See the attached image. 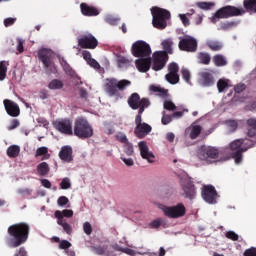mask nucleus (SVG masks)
I'll use <instances>...</instances> for the list:
<instances>
[{"label": "nucleus", "instance_id": "nucleus-45", "mask_svg": "<svg viewBox=\"0 0 256 256\" xmlns=\"http://www.w3.org/2000/svg\"><path fill=\"white\" fill-rule=\"evenodd\" d=\"M226 125L228 129L232 132L237 131V128L239 127V123H237V120H228L226 121Z\"/></svg>", "mask_w": 256, "mask_h": 256}, {"label": "nucleus", "instance_id": "nucleus-20", "mask_svg": "<svg viewBox=\"0 0 256 256\" xmlns=\"http://www.w3.org/2000/svg\"><path fill=\"white\" fill-rule=\"evenodd\" d=\"M138 147L140 149V155L142 159H146L148 163H153L155 161V155H153V152L149 151V146L147 145V142L140 141L138 143Z\"/></svg>", "mask_w": 256, "mask_h": 256}, {"label": "nucleus", "instance_id": "nucleus-9", "mask_svg": "<svg viewBox=\"0 0 256 256\" xmlns=\"http://www.w3.org/2000/svg\"><path fill=\"white\" fill-rule=\"evenodd\" d=\"M197 157L200 161L213 163L215 159H219V149L213 146H201L197 151Z\"/></svg>", "mask_w": 256, "mask_h": 256}, {"label": "nucleus", "instance_id": "nucleus-13", "mask_svg": "<svg viewBox=\"0 0 256 256\" xmlns=\"http://www.w3.org/2000/svg\"><path fill=\"white\" fill-rule=\"evenodd\" d=\"M54 127L56 131H59V133H62V135H73V120L69 118L57 120L54 122Z\"/></svg>", "mask_w": 256, "mask_h": 256}, {"label": "nucleus", "instance_id": "nucleus-50", "mask_svg": "<svg viewBox=\"0 0 256 256\" xmlns=\"http://www.w3.org/2000/svg\"><path fill=\"white\" fill-rule=\"evenodd\" d=\"M116 139L117 141H119L120 143H124L127 144L129 143V139H127V135H125L123 132H119L116 134Z\"/></svg>", "mask_w": 256, "mask_h": 256}, {"label": "nucleus", "instance_id": "nucleus-19", "mask_svg": "<svg viewBox=\"0 0 256 256\" xmlns=\"http://www.w3.org/2000/svg\"><path fill=\"white\" fill-rule=\"evenodd\" d=\"M5 111L8 113L10 117H19L21 115V109L19 108V104L13 102V100L5 99L3 101Z\"/></svg>", "mask_w": 256, "mask_h": 256}, {"label": "nucleus", "instance_id": "nucleus-57", "mask_svg": "<svg viewBox=\"0 0 256 256\" xmlns=\"http://www.w3.org/2000/svg\"><path fill=\"white\" fill-rule=\"evenodd\" d=\"M105 21L108 23V25H117L119 23V18L106 16Z\"/></svg>", "mask_w": 256, "mask_h": 256}, {"label": "nucleus", "instance_id": "nucleus-15", "mask_svg": "<svg viewBox=\"0 0 256 256\" xmlns=\"http://www.w3.org/2000/svg\"><path fill=\"white\" fill-rule=\"evenodd\" d=\"M167 61H169V55L167 52L158 51L153 54V64L152 69L154 71H161L167 65Z\"/></svg>", "mask_w": 256, "mask_h": 256}, {"label": "nucleus", "instance_id": "nucleus-39", "mask_svg": "<svg viewBox=\"0 0 256 256\" xmlns=\"http://www.w3.org/2000/svg\"><path fill=\"white\" fill-rule=\"evenodd\" d=\"M165 79L170 85H177L179 83V74L168 73L165 75Z\"/></svg>", "mask_w": 256, "mask_h": 256}, {"label": "nucleus", "instance_id": "nucleus-62", "mask_svg": "<svg viewBox=\"0 0 256 256\" xmlns=\"http://www.w3.org/2000/svg\"><path fill=\"white\" fill-rule=\"evenodd\" d=\"M20 123L19 120L17 119H13L8 127L9 131H13V129H17V127H19Z\"/></svg>", "mask_w": 256, "mask_h": 256}, {"label": "nucleus", "instance_id": "nucleus-49", "mask_svg": "<svg viewBox=\"0 0 256 256\" xmlns=\"http://www.w3.org/2000/svg\"><path fill=\"white\" fill-rule=\"evenodd\" d=\"M164 109H166V111H175V109H177V106H175V103H173L170 100H166L164 101Z\"/></svg>", "mask_w": 256, "mask_h": 256}, {"label": "nucleus", "instance_id": "nucleus-58", "mask_svg": "<svg viewBox=\"0 0 256 256\" xmlns=\"http://www.w3.org/2000/svg\"><path fill=\"white\" fill-rule=\"evenodd\" d=\"M69 247H71V242H69L67 240L60 241L59 249H63L64 251H67V249H69Z\"/></svg>", "mask_w": 256, "mask_h": 256}, {"label": "nucleus", "instance_id": "nucleus-33", "mask_svg": "<svg viewBox=\"0 0 256 256\" xmlns=\"http://www.w3.org/2000/svg\"><path fill=\"white\" fill-rule=\"evenodd\" d=\"M50 171L49 164L47 162H42L38 164L37 166V172L41 175V177H45V175H48Z\"/></svg>", "mask_w": 256, "mask_h": 256}, {"label": "nucleus", "instance_id": "nucleus-64", "mask_svg": "<svg viewBox=\"0 0 256 256\" xmlns=\"http://www.w3.org/2000/svg\"><path fill=\"white\" fill-rule=\"evenodd\" d=\"M129 63H131V61H129V59H127L126 57H120L118 58V65H129Z\"/></svg>", "mask_w": 256, "mask_h": 256}, {"label": "nucleus", "instance_id": "nucleus-1", "mask_svg": "<svg viewBox=\"0 0 256 256\" xmlns=\"http://www.w3.org/2000/svg\"><path fill=\"white\" fill-rule=\"evenodd\" d=\"M31 226L25 222L12 224L7 229V236L5 237V244L9 249H17L21 245H25L29 241V233Z\"/></svg>", "mask_w": 256, "mask_h": 256}, {"label": "nucleus", "instance_id": "nucleus-22", "mask_svg": "<svg viewBox=\"0 0 256 256\" xmlns=\"http://www.w3.org/2000/svg\"><path fill=\"white\" fill-rule=\"evenodd\" d=\"M58 155L61 161L71 163L73 161V148L71 146H63Z\"/></svg>", "mask_w": 256, "mask_h": 256}, {"label": "nucleus", "instance_id": "nucleus-4", "mask_svg": "<svg viewBox=\"0 0 256 256\" xmlns=\"http://www.w3.org/2000/svg\"><path fill=\"white\" fill-rule=\"evenodd\" d=\"M93 126L85 117H78L74 121L73 135L78 139H91L93 136Z\"/></svg>", "mask_w": 256, "mask_h": 256}, {"label": "nucleus", "instance_id": "nucleus-55", "mask_svg": "<svg viewBox=\"0 0 256 256\" xmlns=\"http://www.w3.org/2000/svg\"><path fill=\"white\" fill-rule=\"evenodd\" d=\"M57 203L59 207H65V205L69 203V198H67V196H60L57 200Z\"/></svg>", "mask_w": 256, "mask_h": 256}, {"label": "nucleus", "instance_id": "nucleus-44", "mask_svg": "<svg viewBox=\"0 0 256 256\" xmlns=\"http://www.w3.org/2000/svg\"><path fill=\"white\" fill-rule=\"evenodd\" d=\"M181 75L184 81L187 83H191V72L187 68H182L181 69Z\"/></svg>", "mask_w": 256, "mask_h": 256}, {"label": "nucleus", "instance_id": "nucleus-6", "mask_svg": "<svg viewBox=\"0 0 256 256\" xmlns=\"http://www.w3.org/2000/svg\"><path fill=\"white\" fill-rule=\"evenodd\" d=\"M245 140L237 139L230 143V150L232 151L231 157L234 159L236 165H239L243 161V153L253 147V144L245 147Z\"/></svg>", "mask_w": 256, "mask_h": 256}, {"label": "nucleus", "instance_id": "nucleus-27", "mask_svg": "<svg viewBox=\"0 0 256 256\" xmlns=\"http://www.w3.org/2000/svg\"><path fill=\"white\" fill-rule=\"evenodd\" d=\"M246 124L250 127L247 132L248 137H256V119L249 118L246 121Z\"/></svg>", "mask_w": 256, "mask_h": 256}, {"label": "nucleus", "instance_id": "nucleus-61", "mask_svg": "<svg viewBox=\"0 0 256 256\" xmlns=\"http://www.w3.org/2000/svg\"><path fill=\"white\" fill-rule=\"evenodd\" d=\"M15 21H17V18H6L4 20V27H11V25H15Z\"/></svg>", "mask_w": 256, "mask_h": 256}, {"label": "nucleus", "instance_id": "nucleus-52", "mask_svg": "<svg viewBox=\"0 0 256 256\" xmlns=\"http://www.w3.org/2000/svg\"><path fill=\"white\" fill-rule=\"evenodd\" d=\"M83 231L86 235H91V233H93V226H91V223L84 222Z\"/></svg>", "mask_w": 256, "mask_h": 256}, {"label": "nucleus", "instance_id": "nucleus-23", "mask_svg": "<svg viewBox=\"0 0 256 256\" xmlns=\"http://www.w3.org/2000/svg\"><path fill=\"white\" fill-rule=\"evenodd\" d=\"M80 9L85 17H97L99 15V9L95 8V6H89L87 3H81Z\"/></svg>", "mask_w": 256, "mask_h": 256}, {"label": "nucleus", "instance_id": "nucleus-5", "mask_svg": "<svg viewBox=\"0 0 256 256\" xmlns=\"http://www.w3.org/2000/svg\"><path fill=\"white\" fill-rule=\"evenodd\" d=\"M245 15V9L227 5L218 9L212 17V23H217L218 19H229L231 17H239Z\"/></svg>", "mask_w": 256, "mask_h": 256}, {"label": "nucleus", "instance_id": "nucleus-51", "mask_svg": "<svg viewBox=\"0 0 256 256\" xmlns=\"http://www.w3.org/2000/svg\"><path fill=\"white\" fill-rule=\"evenodd\" d=\"M60 187L64 190L71 189V180L69 178H64L60 183Z\"/></svg>", "mask_w": 256, "mask_h": 256}, {"label": "nucleus", "instance_id": "nucleus-53", "mask_svg": "<svg viewBox=\"0 0 256 256\" xmlns=\"http://www.w3.org/2000/svg\"><path fill=\"white\" fill-rule=\"evenodd\" d=\"M162 224H163V219L158 218V219H156V220H153V221L150 223V227H151V229H159Z\"/></svg>", "mask_w": 256, "mask_h": 256}, {"label": "nucleus", "instance_id": "nucleus-10", "mask_svg": "<svg viewBox=\"0 0 256 256\" xmlns=\"http://www.w3.org/2000/svg\"><path fill=\"white\" fill-rule=\"evenodd\" d=\"M132 55L134 57H151V46L143 40H138L132 45Z\"/></svg>", "mask_w": 256, "mask_h": 256}, {"label": "nucleus", "instance_id": "nucleus-48", "mask_svg": "<svg viewBox=\"0 0 256 256\" xmlns=\"http://www.w3.org/2000/svg\"><path fill=\"white\" fill-rule=\"evenodd\" d=\"M162 125H169L173 121L172 115H167L165 111L162 112Z\"/></svg>", "mask_w": 256, "mask_h": 256}, {"label": "nucleus", "instance_id": "nucleus-3", "mask_svg": "<svg viewBox=\"0 0 256 256\" xmlns=\"http://www.w3.org/2000/svg\"><path fill=\"white\" fill-rule=\"evenodd\" d=\"M151 15L152 25L155 29L162 31L167 28V22L171 19V12H169V10L154 6L151 8Z\"/></svg>", "mask_w": 256, "mask_h": 256}, {"label": "nucleus", "instance_id": "nucleus-43", "mask_svg": "<svg viewBox=\"0 0 256 256\" xmlns=\"http://www.w3.org/2000/svg\"><path fill=\"white\" fill-rule=\"evenodd\" d=\"M188 17H191V13L179 14V18L182 21L184 27H189L191 25Z\"/></svg>", "mask_w": 256, "mask_h": 256}, {"label": "nucleus", "instance_id": "nucleus-42", "mask_svg": "<svg viewBox=\"0 0 256 256\" xmlns=\"http://www.w3.org/2000/svg\"><path fill=\"white\" fill-rule=\"evenodd\" d=\"M208 47L212 51H221L223 49V44L217 41H211L208 43Z\"/></svg>", "mask_w": 256, "mask_h": 256}, {"label": "nucleus", "instance_id": "nucleus-40", "mask_svg": "<svg viewBox=\"0 0 256 256\" xmlns=\"http://www.w3.org/2000/svg\"><path fill=\"white\" fill-rule=\"evenodd\" d=\"M9 64L5 61H0V81H4L5 77H7V66Z\"/></svg>", "mask_w": 256, "mask_h": 256}, {"label": "nucleus", "instance_id": "nucleus-18", "mask_svg": "<svg viewBox=\"0 0 256 256\" xmlns=\"http://www.w3.org/2000/svg\"><path fill=\"white\" fill-rule=\"evenodd\" d=\"M202 198L206 203L213 204L215 203V199L217 198V190H215V186L213 185H205L202 188Z\"/></svg>", "mask_w": 256, "mask_h": 256}, {"label": "nucleus", "instance_id": "nucleus-59", "mask_svg": "<svg viewBox=\"0 0 256 256\" xmlns=\"http://www.w3.org/2000/svg\"><path fill=\"white\" fill-rule=\"evenodd\" d=\"M245 89H247V85H245L243 83H239L234 87L235 93H243V91H245Z\"/></svg>", "mask_w": 256, "mask_h": 256}, {"label": "nucleus", "instance_id": "nucleus-14", "mask_svg": "<svg viewBox=\"0 0 256 256\" xmlns=\"http://www.w3.org/2000/svg\"><path fill=\"white\" fill-rule=\"evenodd\" d=\"M135 125L136 127L134 129V135L138 139H145V137H147V135L153 131L151 125L143 122V119L137 118V120H135Z\"/></svg>", "mask_w": 256, "mask_h": 256}, {"label": "nucleus", "instance_id": "nucleus-31", "mask_svg": "<svg viewBox=\"0 0 256 256\" xmlns=\"http://www.w3.org/2000/svg\"><path fill=\"white\" fill-rule=\"evenodd\" d=\"M243 5L248 13H256V0H244Z\"/></svg>", "mask_w": 256, "mask_h": 256}, {"label": "nucleus", "instance_id": "nucleus-63", "mask_svg": "<svg viewBox=\"0 0 256 256\" xmlns=\"http://www.w3.org/2000/svg\"><path fill=\"white\" fill-rule=\"evenodd\" d=\"M88 65H90V67H93V69H101V65L99 64V62H97V60L95 59H91L90 61L87 62Z\"/></svg>", "mask_w": 256, "mask_h": 256}, {"label": "nucleus", "instance_id": "nucleus-29", "mask_svg": "<svg viewBox=\"0 0 256 256\" xmlns=\"http://www.w3.org/2000/svg\"><path fill=\"white\" fill-rule=\"evenodd\" d=\"M240 21H226V22H222L220 24V29L222 31H230V29H235V27H237V25H239Z\"/></svg>", "mask_w": 256, "mask_h": 256}, {"label": "nucleus", "instance_id": "nucleus-25", "mask_svg": "<svg viewBox=\"0 0 256 256\" xmlns=\"http://www.w3.org/2000/svg\"><path fill=\"white\" fill-rule=\"evenodd\" d=\"M212 61L215 67H225L227 65V58L222 54H216L213 56Z\"/></svg>", "mask_w": 256, "mask_h": 256}, {"label": "nucleus", "instance_id": "nucleus-41", "mask_svg": "<svg viewBox=\"0 0 256 256\" xmlns=\"http://www.w3.org/2000/svg\"><path fill=\"white\" fill-rule=\"evenodd\" d=\"M203 128L200 125H195L192 127V130L190 132V139H197L199 135H201V131Z\"/></svg>", "mask_w": 256, "mask_h": 256}, {"label": "nucleus", "instance_id": "nucleus-35", "mask_svg": "<svg viewBox=\"0 0 256 256\" xmlns=\"http://www.w3.org/2000/svg\"><path fill=\"white\" fill-rule=\"evenodd\" d=\"M198 60L201 65H209L211 63V55L207 52L198 53Z\"/></svg>", "mask_w": 256, "mask_h": 256}, {"label": "nucleus", "instance_id": "nucleus-21", "mask_svg": "<svg viewBox=\"0 0 256 256\" xmlns=\"http://www.w3.org/2000/svg\"><path fill=\"white\" fill-rule=\"evenodd\" d=\"M135 64L140 73H147L151 69V57L140 58L135 61Z\"/></svg>", "mask_w": 256, "mask_h": 256}, {"label": "nucleus", "instance_id": "nucleus-12", "mask_svg": "<svg viewBox=\"0 0 256 256\" xmlns=\"http://www.w3.org/2000/svg\"><path fill=\"white\" fill-rule=\"evenodd\" d=\"M198 77L203 87H213V85H215V70L213 69L205 68L198 73Z\"/></svg>", "mask_w": 256, "mask_h": 256}, {"label": "nucleus", "instance_id": "nucleus-32", "mask_svg": "<svg viewBox=\"0 0 256 256\" xmlns=\"http://www.w3.org/2000/svg\"><path fill=\"white\" fill-rule=\"evenodd\" d=\"M231 81L229 79L221 78L217 82V89L219 93H223L225 89H229V83Z\"/></svg>", "mask_w": 256, "mask_h": 256}, {"label": "nucleus", "instance_id": "nucleus-54", "mask_svg": "<svg viewBox=\"0 0 256 256\" xmlns=\"http://www.w3.org/2000/svg\"><path fill=\"white\" fill-rule=\"evenodd\" d=\"M124 153H126V155H128V156L133 155V144H131L129 142L124 144Z\"/></svg>", "mask_w": 256, "mask_h": 256}, {"label": "nucleus", "instance_id": "nucleus-2", "mask_svg": "<svg viewBox=\"0 0 256 256\" xmlns=\"http://www.w3.org/2000/svg\"><path fill=\"white\" fill-rule=\"evenodd\" d=\"M131 87V81L127 79L107 78L104 83V91L109 97L123 99V91Z\"/></svg>", "mask_w": 256, "mask_h": 256}, {"label": "nucleus", "instance_id": "nucleus-36", "mask_svg": "<svg viewBox=\"0 0 256 256\" xmlns=\"http://www.w3.org/2000/svg\"><path fill=\"white\" fill-rule=\"evenodd\" d=\"M162 47L164 49V53H166V55L169 53L171 55V53H173V40L171 39H166L162 42Z\"/></svg>", "mask_w": 256, "mask_h": 256}, {"label": "nucleus", "instance_id": "nucleus-16", "mask_svg": "<svg viewBox=\"0 0 256 256\" xmlns=\"http://www.w3.org/2000/svg\"><path fill=\"white\" fill-rule=\"evenodd\" d=\"M178 47L180 51L195 53V51H197V40L191 36H186L181 38Z\"/></svg>", "mask_w": 256, "mask_h": 256}, {"label": "nucleus", "instance_id": "nucleus-30", "mask_svg": "<svg viewBox=\"0 0 256 256\" xmlns=\"http://www.w3.org/2000/svg\"><path fill=\"white\" fill-rule=\"evenodd\" d=\"M19 153H21V148L17 145H12L7 149V155L12 159H15V157H19Z\"/></svg>", "mask_w": 256, "mask_h": 256}, {"label": "nucleus", "instance_id": "nucleus-11", "mask_svg": "<svg viewBox=\"0 0 256 256\" xmlns=\"http://www.w3.org/2000/svg\"><path fill=\"white\" fill-rule=\"evenodd\" d=\"M180 185L186 199L193 201L197 197V188L189 178H181Z\"/></svg>", "mask_w": 256, "mask_h": 256}, {"label": "nucleus", "instance_id": "nucleus-38", "mask_svg": "<svg viewBox=\"0 0 256 256\" xmlns=\"http://www.w3.org/2000/svg\"><path fill=\"white\" fill-rule=\"evenodd\" d=\"M61 65H62L66 75H69L70 77L75 76V71L73 70V68H71V65H69V63H67V60L62 59Z\"/></svg>", "mask_w": 256, "mask_h": 256}, {"label": "nucleus", "instance_id": "nucleus-7", "mask_svg": "<svg viewBox=\"0 0 256 256\" xmlns=\"http://www.w3.org/2000/svg\"><path fill=\"white\" fill-rule=\"evenodd\" d=\"M38 59L41 61V63H43L47 75H56L57 66H55V62L53 61V54H51V51L47 49L39 50Z\"/></svg>", "mask_w": 256, "mask_h": 256}, {"label": "nucleus", "instance_id": "nucleus-46", "mask_svg": "<svg viewBox=\"0 0 256 256\" xmlns=\"http://www.w3.org/2000/svg\"><path fill=\"white\" fill-rule=\"evenodd\" d=\"M215 3L212 2H199L197 4V7H199V9H203L204 11H209V9H211V7H214Z\"/></svg>", "mask_w": 256, "mask_h": 256}, {"label": "nucleus", "instance_id": "nucleus-37", "mask_svg": "<svg viewBox=\"0 0 256 256\" xmlns=\"http://www.w3.org/2000/svg\"><path fill=\"white\" fill-rule=\"evenodd\" d=\"M107 249H109L107 244L91 247V251L96 255H105V251H107Z\"/></svg>", "mask_w": 256, "mask_h": 256}, {"label": "nucleus", "instance_id": "nucleus-26", "mask_svg": "<svg viewBox=\"0 0 256 256\" xmlns=\"http://www.w3.org/2000/svg\"><path fill=\"white\" fill-rule=\"evenodd\" d=\"M151 105V101H149V98H142V104L138 107V114L135 117V121H137L138 118L142 119L141 115L145 112V109Z\"/></svg>", "mask_w": 256, "mask_h": 256}, {"label": "nucleus", "instance_id": "nucleus-60", "mask_svg": "<svg viewBox=\"0 0 256 256\" xmlns=\"http://www.w3.org/2000/svg\"><path fill=\"white\" fill-rule=\"evenodd\" d=\"M244 256H256V248L255 247H250L246 249L243 253Z\"/></svg>", "mask_w": 256, "mask_h": 256}, {"label": "nucleus", "instance_id": "nucleus-56", "mask_svg": "<svg viewBox=\"0 0 256 256\" xmlns=\"http://www.w3.org/2000/svg\"><path fill=\"white\" fill-rule=\"evenodd\" d=\"M227 239H231V241H239V235L235 233L234 231H228L226 232Z\"/></svg>", "mask_w": 256, "mask_h": 256}, {"label": "nucleus", "instance_id": "nucleus-47", "mask_svg": "<svg viewBox=\"0 0 256 256\" xmlns=\"http://www.w3.org/2000/svg\"><path fill=\"white\" fill-rule=\"evenodd\" d=\"M168 73L179 74V64L172 62L168 65Z\"/></svg>", "mask_w": 256, "mask_h": 256}, {"label": "nucleus", "instance_id": "nucleus-8", "mask_svg": "<svg viewBox=\"0 0 256 256\" xmlns=\"http://www.w3.org/2000/svg\"><path fill=\"white\" fill-rule=\"evenodd\" d=\"M161 210L165 217H168L169 219H181V217H185V215H187V208L183 203H178L174 206L163 205Z\"/></svg>", "mask_w": 256, "mask_h": 256}, {"label": "nucleus", "instance_id": "nucleus-24", "mask_svg": "<svg viewBox=\"0 0 256 256\" xmlns=\"http://www.w3.org/2000/svg\"><path fill=\"white\" fill-rule=\"evenodd\" d=\"M142 103L143 98L137 92L132 93L128 98V105L133 111H137Z\"/></svg>", "mask_w": 256, "mask_h": 256}, {"label": "nucleus", "instance_id": "nucleus-17", "mask_svg": "<svg viewBox=\"0 0 256 256\" xmlns=\"http://www.w3.org/2000/svg\"><path fill=\"white\" fill-rule=\"evenodd\" d=\"M78 45L81 49H97L99 41L93 34H87L78 39Z\"/></svg>", "mask_w": 256, "mask_h": 256}, {"label": "nucleus", "instance_id": "nucleus-28", "mask_svg": "<svg viewBox=\"0 0 256 256\" xmlns=\"http://www.w3.org/2000/svg\"><path fill=\"white\" fill-rule=\"evenodd\" d=\"M65 87V84H63V81L59 79H53L48 84V89L52 91H59Z\"/></svg>", "mask_w": 256, "mask_h": 256}, {"label": "nucleus", "instance_id": "nucleus-34", "mask_svg": "<svg viewBox=\"0 0 256 256\" xmlns=\"http://www.w3.org/2000/svg\"><path fill=\"white\" fill-rule=\"evenodd\" d=\"M41 156H43L42 161L45 159H49L51 157V155L49 154V148L45 146L38 148L36 150L35 157H41Z\"/></svg>", "mask_w": 256, "mask_h": 256}]
</instances>
